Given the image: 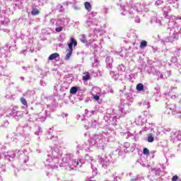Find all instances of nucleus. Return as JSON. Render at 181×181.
Wrapping results in <instances>:
<instances>
[{
    "label": "nucleus",
    "instance_id": "1",
    "mask_svg": "<svg viewBox=\"0 0 181 181\" xmlns=\"http://www.w3.org/2000/svg\"><path fill=\"white\" fill-rule=\"evenodd\" d=\"M73 45L74 46H77V41L74 38H71V42L68 45L69 49L66 50L68 52L65 57V60H69L71 57V54H73Z\"/></svg>",
    "mask_w": 181,
    "mask_h": 181
},
{
    "label": "nucleus",
    "instance_id": "2",
    "mask_svg": "<svg viewBox=\"0 0 181 181\" xmlns=\"http://www.w3.org/2000/svg\"><path fill=\"white\" fill-rule=\"evenodd\" d=\"M83 81H88V80H91L90 72L83 73Z\"/></svg>",
    "mask_w": 181,
    "mask_h": 181
},
{
    "label": "nucleus",
    "instance_id": "3",
    "mask_svg": "<svg viewBox=\"0 0 181 181\" xmlns=\"http://www.w3.org/2000/svg\"><path fill=\"white\" fill-rule=\"evenodd\" d=\"M59 56L60 54H59V53L57 52L53 53L49 55L48 60H54V59H57V57H59Z\"/></svg>",
    "mask_w": 181,
    "mask_h": 181
},
{
    "label": "nucleus",
    "instance_id": "4",
    "mask_svg": "<svg viewBox=\"0 0 181 181\" xmlns=\"http://www.w3.org/2000/svg\"><path fill=\"white\" fill-rule=\"evenodd\" d=\"M84 5H85V9H86V11H88L90 12V11H91V4H90V2L88 1H86Z\"/></svg>",
    "mask_w": 181,
    "mask_h": 181
},
{
    "label": "nucleus",
    "instance_id": "5",
    "mask_svg": "<svg viewBox=\"0 0 181 181\" xmlns=\"http://www.w3.org/2000/svg\"><path fill=\"white\" fill-rule=\"evenodd\" d=\"M146 46H148V42L146 40H142L140 43L141 49H144Z\"/></svg>",
    "mask_w": 181,
    "mask_h": 181
},
{
    "label": "nucleus",
    "instance_id": "6",
    "mask_svg": "<svg viewBox=\"0 0 181 181\" xmlns=\"http://www.w3.org/2000/svg\"><path fill=\"white\" fill-rule=\"evenodd\" d=\"M136 90L137 91H142V90H144V84L142 83H138L136 85Z\"/></svg>",
    "mask_w": 181,
    "mask_h": 181
},
{
    "label": "nucleus",
    "instance_id": "7",
    "mask_svg": "<svg viewBox=\"0 0 181 181\" xmlns=\"http://www.w3.org/2000/svg\"><path fill=\"white\" fill-rule=\"evenodd\" d=\"M31 13L34 16H36V15H39V13H40V12L39 11V9L33 8V11H31Z\"/></svg>",
    "mask_w": 181,
    "mask_h": 181
},
{
    "label": "nucleus",
    "instance_id": "8",
    "mask_svg": "<svg viewBox=\"0 0 181 181\" xmlns=\"http://www.w3.org/2000/svg\"><path fill=\"white\" fill-rule=\"evenodd\" d=\"M77 93V87L73 86L70 89V93L71 94H76Z\"/></svg>",
    "mask_w": 181,
    "mask_h": 181
},
{
    "label": "nucleus",
    "instance_id": "9",
    "mask_svg": "<svg viewBox=\"0 0 181 181\" xmlns=\"http://www.w3.org/2000/svg\"><path fill=\"white\" fill-rule=\"evenodd\" d=\"M154 139H153V135L152 134H148V142H153Z\"/></svg>",
    "mask_w": 181,
    "mask_h": 181
},
{
    "label": "nucleus",
    "instance_id": "10",
    "mask_svg": "<svg viewBox=\"0 0 181 181\" xmlns=\"http://www.w3.org/2000/svg\"><path fill=\"white\" fill-rule=\"evenodd\" d=\"M20 100L23 105H28V101H26V99H25L24 98H21Z\"/></svg>",
    "mask_w": 181,
    "mask_h": 181
},
{
    "label": "nucleus",
    "instance_id": "11",
    "mask_svg": "<svg viewBox=\"0 0 181 181\" xmlns=\"http://www.w3.org/2000/svg\"><path fill=\"white\" fill-rule=\"evenodd\" d=\"M144 155H149V149L144 148L143 150Z\"/></svg>",
    "mask_w": 181,
    "mask_h": 181
},
{
    "label": "nucleus",
    "instance_id": "12",
    "mask_svg": "<svg viewBox=\"0 0 181 181\" xmlns=\"http://www.w3.org/2000/svg\"><path fill=\"white\" fill-rule=\"evenodd\" d=\"M56 32H62L63 30V27H58L55 29Z\"/></svg>",
    "mask_w": 181,
    "mask_h": 181
},
{
    "label": "nucleus",
    "instance_id": "13",
    "mask_svg": "<svg viewBox=\"0 0 181 181\" xmlns=\"http://www.w3.org/2000/svg\"><path fill=\"white\" fill-rule=\"evenodd\" d=\"M93 98H94L96 101H98V100H100V96H98V95H93Z\"/></svg>",
    "mask_w": 181,
    "mask_h": 181
},
{
    "label": "nucleus",
    "instance_id": "14",
    "mask_svg": "<svg viewBox=\"0 0 181 181\" xmlns=\"http://www.w3.org/2000/svg\"><path fill=\"white\" fill-rule=\"evenodd\" d=\"M177 179H179V177H177V175H174L172 178V181H176Z\"/></svg>",
    "mask_w": 181,
    "mask_h": 181
}]
</instances>
